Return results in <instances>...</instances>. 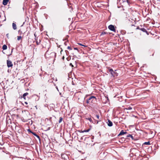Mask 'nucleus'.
Wrapping results in <instances>:
<instances>
[{
    "label": "nucleus",
    "mask_w": 160,
    "mask_h": 160,
    "mask_svg": "<svg viewBox=\"0 0 160 160\" xmlns=\"http://www.w3.org/2000/svg\"><path fill=\"white\" fill-rule=\"evenodd\" d=\"M96 99L95 97L93 96H92L89 97L88 99H87L86 100V103L87 104H91L93 100H95Z\"/></svg>",
    "instance_id": "1"
},
{
    "label": "nucleus",
    "mask_w": 160,
    "mask_h": 160,
    "mask_svg": "<svg viewBox=\"0 0 160 160\" xmlns=\"http://www.w3.org/2000/svg\"><path fill=\"white\" fill-rule=\"evenodd\" d=\"M109 72L113 77H117L118 75V74L116 72L114 71L112 69H109Z\"/></svg>",
    "instance_id": "2"
},
{
    "label": "nucleus",
    "mask_w": 160,
    "mask_h": 160,
    "mask_svg": "<svg viewBox=\"0 0 160 160\" xmlns=\"http://www.w3.org/2000/svg\"><path fill=\"white\" fill-rule=\"evenodd\" d=\"M61 158L64 160H67V159H68V155L66 154H62Z\"/></svg>",
    "instance_id": "3"
},
{
    "label": "nucleus",
    "mask_w": 160,
    "mask_h": 160,
    "mask_svg": "<svg viewBox=\"0 0 160 160\" xmlns=\"http://www.w3.org/2000/svg\"><path fill=\"white\" fill-rule=\"evenodd\" d=\"M108 28L111 31L114 32H115L116 30L115 28L112 25H109L108 26Z\"/></svg>",
    "instance_id": "4"
},
{
    "label": "nucleus",
    "mask_w": 160,
    "mask_h": 160,
    "mask_svg": "<svg viewBox=\"0 0 160 160\" xmlns=\"http://www.w3.org/2000/svg\"><path fill=\"white\" fill-rule=\"evenodd\" d=\"M7 66L8 68L12 67L13 66V64L12 63V62L10 60H8L7 61Z\"/></svg>",
    "instance_id": "5"
},
{
    "label": "nucleus",
    "mask_w": 160,
    "mask_h": 160,
    "mask_svg": "<svg viewBox=\"0 0 160 160\" xmlns=\"http://www.w3.org/2000/svg\"><path fill=\"white\" fill-rule=\"evenodd\" d=\"M107 123L108 126L111 127L112 126V123L109 119L108 120V122Z\"/></svg>",
    "instance_id": "6"
},
{
    "label": "nucleus",
    "mask_w": 160,
    "mask_h": 160,
    "mask_svg": "<svg viewBox=\"0 0 160 160\" xmlns=\"http://www.w3.org/2000/svg\"><path fill=\"white\" fill-rule=\"evenodd\" d=\"M127 133V132H124L123 130H122L119 134H118V136L122 135Z\"/></svg>",
    "instance_id": "7"
},
{
    "label": "nucleus",
    "mask_w": 160,
    "mask_h": 160,
    "mask_svg": "<svg viewBox=\"0 0 160 160\" xmlns=\"http://www.w3.org/2000/svg\"><path fill=\"white\" fill-rule=\"evenodd\" d=\"M9 0H3L2 4L4 5H6Z\"/></svg>",
    "instance_id": "8"
},
{
    "label": "nucleus",
    "mask_w": 160,
    "mask_h": 160,
    "mask_svg": "<svg viewBox=\"0 0 160 160\" xmlns=\"http://www.w3.org/2000/svg\"><path fill=\"white\" fill-rule=\"evenodd\" d=\"M30 132L31 133H32L34 135L36 136L39 139H40V137L35 132H32V131H30Z\"/></svg>",
    "instance_id": "9"
},
{
    "label": "nucleus",
    "mask_w": 160,
    "mask_h": 160,
    "mask_svg": "<svg viewBox=\"0 0 160 160\" xmlns=\"http://www.w3.org/2000/svg\"><path fill=\"white\" fill-rule=\"evenodd\" d=\"M12 26L14 30H16L17 29V26L16 24L14 23H13L12 24Z\"/></svg>",
    "instance_id": "10"
},
{
    "label": "nucleus",
    "mask_w": 160,
    "mask_h": 160,
    "mask_svg": "<svg viewBox=\"0 0 160 160\" xmlns=\"http://www.w3.org/2000/svg\"><path fill=\"white\" fill-rule=\"evenodd\" d=\"M140 29L142 31V32H147V30L145 29L144 28H140Z\"/></svg>",
    "instance_id": "11"
},
{
    "label": "nucleus",
    "mask_w": 160,
    "mask_h": 160,
    "mask_svg": "<svg viewBox=\"0 0 160 160\" xmlns=\"http://www.w3.org/2000/svg\"><path fill=\"white\" fill-rule=\"evenodd\" d=\"M28 92H26V93H24L23 95V96H22V97L24 99H25V97L27 96V95H28Z\"/></svg>",
    "instance_id": "12"
},
{
    "label": "nucleus",
    "mask_w": 160,
    "mask_h": 160,
    "mask_svg": "<svg viewBox=\"0 0 160 160\" xmlns=\"http://www.w3.org/2000/svg\"><path fill=\"white\" fill-rule=\"evenodd\" d=\"M7 48V46L6 45H4L3 46L2 48L3 50H6Z\"/></svg>",
    "instance_id": "13"
},
{
    "label": "nucleus",
    "mask_w": 160,
    "mask_h": 160,
    "mask_svg": "<svg viewBox=\"0 0 160 160\" xmlns=\"http://www.w3.org/2000/svg\"><path fill=\"white\" fill-rule=\"evenodd\" d=\"M127 138L130 137V138H131L132 139H134L133 137L132 136V135H131V134H128V135L127 136Z\"/></svg>",
    "instance_id": "14"
},
{
    "label": "nucleus",
    "mask_w": 160,
    "mask_h": 160,
    "mask_svg": "<svg viewBox=\"0 0 160 160\" xmlns=\"http://www.w3.org/2000/svg\"><path fill=\"white\" fill-rule=\"evenodd\" d=\"M107 33L106 32H103L101 34L100 36L105 35Z\"/></svg>",
    "instance_id": "15"
},
{
    "label": "nucleus",
    "mask_w": 160,
    "mask_h": 160,
    "mask_svg": "<svg viewBox=\"0 0 160 160\" xmlns=\"http://www.w3.org/2000/svg\"><path fill=\"white\" fill-rule=\"evenodd\" d=\"M62 120V117H60L59 118V120L58 121V123H61Z\"/></svg>",
    "instance_id": "16"
},
{
    "label": "nucleus",
    "mask_w": 160,
    "mask_h": 160,
    "mask_svg": "<svg viewBox=\"0 0 160 160\" xmlns=\"http://www.w3.org/2000/svg\"><path fill=\"white\" fill-rule=\"evenodd\" d=\"M90 130V129H87V130H83V131H82V132H88Z\"/></svg>",
    "instance_id": "17"
},
{
    "label": "nucleus",
    "mask_w": 160,
    "mask_h": 160,
    "mask_svg": "<svg viewBox=\"0 0 160 160\" xmlns=\"http://www.w3.org/2000/svg\"><path fill=\"white\" fill-rule=\"evenodd\" d=\"M144 144L145 145H150V142L148 141V142H145L144 143Z\"/></svg>",
    "instance_id": "18"
},
{
    "label": "nucleus",
    "mask_w": 160,
    "mask_h": 160,
    "mask_svg": "<svg viewBox=\"0 0 160 160\" xmlns=\"http://www.w3.org/2000/svg\"><path fill=\"white\" fill-rule=\"evenodd\" d=\"M86 119H87L88 120H89L91 122H92V119H91V118H86Z\"/></svg>",
    "instance_id": "19"
},
{
    "label": "nucleus",
    "mask_w": 160,
    "mask_h": 160,
    "mask_svg": "<svg viewBox=\"0 0 160 160\" xmlns=\"http://www.w3.org/2000/svg\"><path fill=\"white\" fill-rule=\"evenodd\" d=\"M17 40H19L22 38V37L21 36H18L17 37Z\"/></svg>",
    "instance_id": "20"
},
{
    "label": "nucleus",
    "mask_w": 160,
    "mask_h": 160,
    "mask_svg": "<svg viewBox=\"0 0 160 160\" xmlns=\"http://www.w3.org/2000/svg\"><path fill=\"white\" fill-rule=\"evenodd\" d=\"M49 52H48V50L46 52V54H45V55L46 56V57H47V55H48L49 54Z\"/></svg>",
    "instance_id": "21"
},
{
    "label": "nucleus",
    "mask_w": 160,
    "mask_h": 160,
    "mask_svg": "<svg viewBox=\"0 0 160 160\" xmlns=\"http://www.w3.org/2000/svg\"><path fill=\"white\" fill-rule=\"evenodd\" d=\"M67 48L69 50H72V48L70 46H68L67 47Z\"/></svg>",
    "instance_id": "22"
},
{
    "label": "nucleus",
    "mask_w": 160,
    "mask_h": 160,
    "mask_svg": "<svg viewBox=\"0 0 160 160\" xmlns=\"http://www.w3.org/2000/svg\"><path fill=\"white\" fill-rule=\"evenodd\" d=\"M55 53H54V52H51V53H50V54L51 55H55Z\"/></svg>",
    "instance_id": "23"
},
{
    "label": "nucleus",
    "mask_w": 160,
    "mask_h": 160,
    "mask_svg": "<svg viewBox=\"0 0 160 160\" xmlns=\"http://www.w3.org/2000/svg\"><path fill=\"white\" fill-rule=\"evenodd\" d=\"M96 117L98 119H99V116L98 115H96Z\"/></svg>",
    "instance_id": "24"
},
{
    "label": "nucleus",
    "mask_w": 160,
    "mask_h": 160,
    "mask_svg": "<svg viewBox=\"0 0 160 160\" xmlns=\"http://www.w3.org/2000/svg\"><path fill=\"white\" fill-rule=\"evenodd\" d=\"M78 44L79 45H81V46H84V47H86V46L84 45H83L82 44H81V43H78Z\"/></svg>",
    "instance_id": "25"
},
{
    "label": "nucleus",
    "mask_w": 160,
    "mask_h": 160,
    "mask_svg": "<svg viewBox=\"0 0 160 160\" xmlns=\"http://www.w3.org/2000/svg\"><path fill=\"white\" fill-rule=\"evenodd\" d=\"M36 42L37 45H38L40 43V42H38V41H36Z\"/></svg>",
    "instance_id": "26"
},
{
    "label": "nucleus",
    "mask_w": 160,
    "mask_h": 160,
    "mask_svg": "<svg viewBox=\"0 0 160 160\" xmlns=\"http://www.w3.org/2000/svg\"><path fill=\"white\" fill-rule=\"evenodd\" d=\"M74 50H78V48H74Z\"/></svg>",
    "instance_id": "27"
},
{
    "label": "nucleus",
    "mask_w": 160,
    "mask_h": 160,
    "mask_svg": "<svg viewBox=\"0 0 160 160\" xmlns=\"http://www.w3.org/2000/svg\"><path fill=\"white\" fill-rule=\"evenodd\" d=\"M132 108L131 107H128V108H127V109H129V110H131L132 109Z\"/></svg>",
    "instance_id": "28"
},
{
    "label": "nucleus",
    "mask_w": 160,
    "mask_h": 160,
    "mask_svg": "<svg viewBox=\"0 0 160 160\" xmlns=\"http://www.w3.org/2000/svg\"><path fill=\"white\" fill-rule=\"evenodd\" d=\"M34 35L35 37V39L36 40V34L35 33L34 34Z\"/></svg>",
    "instance_id": "29"
},
{
    "label": "nucleus",
    "mask_w": 160,
    "mask_h": 160,
    "mask_svg": "<svg viewBox=\"0 0 160 160\" xmlns=\"http://www.w3.org/2000/svg\"><path fill=\"white\" fill-rule=\"evenodd\" d=\"M25 103L26 104V105H27L28 104V102H25Z\"/></svg>",
    "instance_id": "30"
},
{
    "label": "nucleus",
    "mask_w": 160,
    "mask_h": 160,
    "mask_svg": "<svg viewBox=\"0 0 160 160\" xmlns=\"http://www.w3.org/2000/svg\"><path fill=\"white\" fill-rule=\"evenodd\" d=\"M70 65L72 66V67L73 66V65L71 63H70Z\"/></svg>",
    "instance_id": "31"
},
{
    "label": "nucleus",
    "mask_w": 160,
    "mask_h": 160,
    "mask_svg": "<svg viewBox=\"0 0 160 160\" xmlns=\"http://www.w3.org/2000/svg\"><path fill=\"white\" fill-rule=\"evenodd\" d=\"M104 153H101L100 154V155H102V154H103Z\"/></svg>",
    "instance_id": "32"
},
{
    "label": "nucleus",
    "mask_w": 160,
    "mask_h": 160,
    "mask_svg": "<svg viewBox=\"0 0 160 160\" xmlns=\"http://www.w3.org/2000/svg\"><path fill=\"white\" fill-rule=\"evenodd\" d=\"M28 131H29L30 132V131H31L29 129H28Z\"/></svg>",
    "instance_id": "33"
},
{
    "label": "nucleus",
    "mask_w": 160,
    "mask_h": 160,
    "mask_svg": "<svg viewBox=\"0 0 160 160\" xmlns=\"http://www.w3.org/2000/svg\"><path fill=\"white\" fill-rule=\"evenodd\" d=\"M21 32V30H19V31H18V32L19 33L20 32Z\"/></svg>",
    "instance_id": "34"
},
{
    "label": "nucleus",
    "mask_w": 160,
    "mask_h": 160,
    "mask_svg": "<svg viewBox=\"0 0 160 160\" xmlns=\"http://www.w3.org/2000/svg\"><path fill=\"white\" fill-rule=\"evenodd\" d=\"M127 2L128 3V0H127Z\"/></svg>",
    "instance_id": "35"
},
{
    "label": "nucleus",
    "mask_w": 160,
    "mask_h": 160,
    "mask_svg": "<svg viewBox=\"0 0 160 160\" xmlns=\"http://www.w3.org/2000/svg\"><path fill=\"white\" fill-rule=\"evenodd\" d=\"M74 57H76V56H75V55L74 56Z\"/></svg>",
    "instance_id": "36"
},
{
    "label": "nucleus",
    "mask_w": 160,
    "mask_h": 160,
    "mask_svg": "<svg viewBox=\"0 0 160 160\" xmlns=\"http://www.w3.org/2000/svg\"><path fill=\"white\" fill-rule=\"evenodd\" d=\"M98 121H97V123H98Z\"/></svg>",
    "instance_id": "37"
},
{
    "label": "nucleus",
    "mask_w": 160,
    "mask_h": 160,
    "mask_svg": "<svg viewBox=\"0 0 160 160\" xmlns=\"http://www.w3.org/2000/svg\"><path fill=\"white\" fill-rule=\"evenodd\" d=\"M120 1H123V0H120Z\"/></svg>",
    "instance_id": "38"
},
{
    "label": "nucleus",
    "mask_w": 160,
    "mask_h": 160,
    "mask_svg": "<svg viewBox=\"0 0 160 160\" xmlns=\"http://www.w3.org/2000/svg\"><path fill=\"white\" fill-rule=\"evenodd\" d=\"M66 52L67 53V52H68V51H66Z\"/></svg>",
    "instance_id": "39"
},
{
    "label": "nucleus",
    "mask_w": 160,
    "mask_h": 160,
    "mask_svg": "<svg viewBox=\"0 0 160 160\" xmlns=\"http://www.w3.org/2000/svg\"><path fill=\"white\" fill-rule=\"evenodd\" d=\"M64 58V57H63V58Z\"/></svg>",
    "instance_id": "40"
},
{
    "label": "nucleus",
    "mask_w": 160,
    "mask_h": 160,
    "mask_svg": "<svg viewBox=\"0 0 160 160\" xmlns=\"http://www.w3.org/2000/svg\"><path fill=\"white\" fill-rule=\"evenodd\" d=\"M62 51V50H61V52Z\"/></svg>",
    "instance_id": "41"
}]
</instances>
